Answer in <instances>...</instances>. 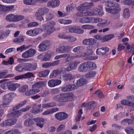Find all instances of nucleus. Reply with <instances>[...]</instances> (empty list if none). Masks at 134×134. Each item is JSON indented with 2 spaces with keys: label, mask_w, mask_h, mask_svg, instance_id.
Returning a JSON list of instances; mask_svg holds the SVG:
<instances>
[{
  "label": "nucleus",
  "mask_w": 134,
  "mask_h": 134,
  "mask_svg": "<svg viewBox=\"0 0 134 134\" xmlns=\"http://www.w3.org/2000/svg\"><path fill=\"white\" fill-rule=\"evenodd\" d=\"M95 94L97 95L99 98H103L104 97L102 93L99 90H97L95 92Z\"/></svg>",
  "instance_id": "63"
},
{
  "label": "nucleus",
  "mask_w": 134,
  "mask_h": 134,
  "mask_svg": "<svg viewBox=\"0 0 134 134\" xmlns=\"http://www.w3.org/2000/svg\"><path fill=\"white\" fill-rule=\"evenodd\" d=\"M64 57H66L65 59V62L66 63L69 62L76 58L75 55L71 56V54L69 53L64 54Z\"/></svg>",
  "instance_id": "24"
},
{
  "label": "nucleus",
  "mask_w": 134,
  "mask_h": 134,
  "mask_svg": "<svg viewBox=\"0 0 134 134\" xmlns=\"http://www.w3.org/2000/svg\"><path fill=\"white\" fill-rule=\"evenodd\" d=\"M24 3L27 5L34 4L35 2L33 0H24Z\"/></svg>",
  "instance_id": "58"
},
{
  "label": "nucleus",
  "mask_w": 134,
  "mask_h": 134,
  "mask_svg": "<svg viewBox=\"0 0 134 134\" xmlns=\"http://www.w3.org/2000/svg\"><path fill=\"white\" fill-rule=\"evenodd\" d=\"M56 105L55 102H51L49 103L43 104H42V107L44 108H48L54 107Z\"/></svg>",
  "instance_id": "32"
},
{
  "label": "nucleus",
  "mask_w": 134,
  "mask_h": 134,
  "mask_svg": "<svg viewBox=\"0 0 134 134\" xmlns=\"http://www.w3.org/2000/svg\"><path fill=\"white\" fill-rule=\"evenodd\" d=\"M28 48V46H26L25 45H23L20 47L17 48L16 49V51H20V52H21L23 51L26 50Z\"/></svg>",
  "instance_id": "47"
},
{
  "label": "nucleus",
  "mask_w": 134,
  "mask_h": 134,
  "mask_svg": "<svg viewBox=\"0 0 134 134\" xmlns=\"http://www.w3.org/2000/svg\"><path fill=\"white\" fill-rule=\"evenodd\" d=\"M86 53L87 56L91 55L92 54V50L90 47L88 46L87 47Z\"/></svg>",
  "instance_id": "60"
},
{
  "label": "nucleus",
  "mask_w": 134,
  "mask_h": 134,
  "mask_svg": "<svg viewBox=\"0 0 134 134\" xmlns=\"http://www.w3.org/2000/svg\"><path fill=\"white\" fill-rule=\"evenodd\" d=\"M39 33V29L38 28L29 30L26 32L27 35L32 37H34L38 35Z\"/></svg>",
  "instance_id": "17"
},
{
  "label": "nucleus",
  "mask_w": 134,
  "mask_h": 134,
  "mask_svg": "<svg viewBox=\"0 0 134 134\" xmlns=\"http://www.w3.org/2000/svg\"><path fill=\"white\" fill-rule=\"evenodd\" d=\"M54 17V15L51 13H49L46 16V19L47 21L51 20Z\"/></svg>",
  "instance_id": "64"
},
{
  "label": "nucleus",
  "mask_w": 134,
  "mask_h": 134,
  "mask_svg": "<svg viewBox=\"0 0 134 134\" xmlns=\"http://www.w3.org/2000/svg\"><path fill=\"white\" fill-rule=\"evenodd\" d=\"M121 3L127 5L134 6V1L132 0H122Z\"/></svg>",
  "instance_id": "31"
},
{
  "label": "nucleus",
  "mask_w": 134,
  "mask_h": 134,
  "mask_svg": "<svg viewBox=\"0 0 134 134\" xmlns=\"http://www.w3.org/2000/svg\"><path fill=\"white\" fill-rule=\"evenodd\" d=\"M66 40H69L70 42H72L75 41L76 38L74 36L68 35Z\"/></svg>",
  "instance_id": "62"
},
{
  "label": "nucleus",
  "mask_w": 134,
  "mask_h": 134,
  "mask_svg": "<svg viewBox=\"0 0 134 134\" xmlns=\"http://www.w3.org/2000/svg\"><path fill=\"white\" fill-rule=\"evenodd\" d=\"M121 103L123 105L131 106L134 108V103L126 99H124L121 101Z\"/></svg>",
  "instance_id": "26"
},
{
  "label": "nucleus",
  "mask_w": 134,
  "mask_h": 134,
  "mask_svg": "<svg viewBox=\"0 0 134 134\" xmlns=\"http://www.w3.org/2000/svg\"><path fill=\"white\" fill-rule=\"evenodd\" d=\"M58 110L59 109L57 108H51L45 111L42 114L44 115H49L55 112Z\"/></svg>",
  "instance_id": "23"
},
{
  "label": "nucleus",
  "mask_w": 134,
  "mask_h": 134,
  "mask_svg": "<svg viewBox=\"0 0 134 134\" xmlns=\"http://www.w3.org/2000/svg\"><path fill=\"white\" fill-rule=\"evenodd\" d=\"M76 13V15L77 16L81 17L86 16H90L91 15V13L90 12V9L87 10H79Z\"/></svg>",
  "instance_id": "18"
},
{
  "label": "nucleus",
  "mask_w": 134,
  "mask_h": 134,
  "mask_svg": "<svg viewBox=\"0 0 134 134\" xmlns=\"http://www.w3.org/2000/svg\"><path fill=\"white\" fill-rule=\"evenodd\" d=\"M78 27L75 26H71L69 27V30L71 33H77L78 32Z\"/></svg>",
  "instance_id": "43"
},
{
  "label": "nucleus",
  "mask_w": 134,
  "mask_h": 134,
  "mask_svg": "<svg viewBox=\"0 0 134 134\" xmlns=\"http://www.w3.org/2000/svg\"><path fill=\"white\" fill-rule=\"evenodd\" d=\"M96 72L95 71H91L87 73L86 75V77H94L95 76Z\"/></svg>",
  "instance_id": "56"
},
{
  "label": "nucleus",
  "mask_w": 134,
  "mask_h": 134,
  "mask_svg": "<svg viewBox=\"0 0 134 134\" xmlns=\"http://www.w3.org/2000/svg\"><path fill=\"white\" fill-rule=\"evenodd\" d=\"M62 83V81L58 79H51L48 82V86L51 87H53L58 86Z\"/></svg>",
  "instance_id": "15"
},
{
  "label": "nucleus",
  "mask_w": 134,
  "mask_h": 134,
  "mask_svg": "<svg viewBox=\"0 0 134 134\" xmlns=\"http://www.w3.org/2000/svg\"><path fill=\"white\" fill-rule=\"evenodd\" d=\"M26 91L25 95L27 96H32L35 94L40 92V90L38 89L32 88Z\"/></svg>",
  "instance_id": "20"
},
{
  "label": "nucleus",
  "mask_w": 134,
  "mask_h": 134,
  "mask_svg": "<svg viewBox=\"0 0 134 134\" xmlns=\"http://www.w3.org/2000/svg\"><path fill=\"white\" fill-rule=\"evenodd\" d=\"M24 19L23 16L19 15H15L13 14H10L7 15L5 20L9 21L15 22L22 20Z\"/></svg>",
  "instance_id": "6"
},
{
  "label": "nucleus",
  "mask_w": 134,
  "mask_h": 134,
  "mask_svg": "<svg viewBox=\"0 0 134 134\" xmlns=\"http://www.w3.org/2000/svg\"><path fill=\"white\" fill-rule=\"evenodd\" d=\"M12 93H10L4 96L3 97V103L0 105L1 108H4L8 105L12 101Z\"/></svg>",
  "instance_id": "7"
},
{
  "label": "nucleus",
  "mask_w": 134,
  "mask_h": 134,
  "mask_svg": "<svg viewBox=\"0 0 134 134\" xmlns=\"http://www.w3.org/2000/svg\"><path fill=\"white\" fill-rule=\"evenodd\" d=\"M29 89V87L27 85H25L21 86L19 89V91L22 93L25 92Z\"/></svg>",
  "instance_id": "52"
},
{
  "label": "nucleus",
  "mask_w": 134,
  "mask_h": 134,
  "mask_svg": "<svg viewBox=\"0 0 134 134\" xmlns=\"http://www.w3.org/2000/svg\"><path fill=\"white\" fill-rule=\"evenodd\" d=\"M103 19L99 17H93L92 23H97L101 22L103 21Z\"/></svg>",
  "instance_id": "51"
},
{
  "label": "nucleus",
  "mask_w": 134,
  "mask_h": 134,
  "mask_svg": "<svg viewBox=\"0 0 134 134\" xmlns=\"http://www.w3.org/2000/svg\"><path fill=\"white\" fill-rule=\"evenodd\" d=\"M61 74L60 70H54L53 71L52 73L50 75L51 78H53V77H55L58 75Z\"/></svg>",
  "instance_id": "35"
},
{
  "label": "nucleus",
  "mask_w": 134,
  "mask_h": 134,
  "mask_svg": "<svg viewBox=\"0 0 134 134\" xmlns=\"http://www.w3.org/2000/svg\"><path fill=\"white\" fill-rule=\"evenodd\" d=\"M26 100H24L20 103L18 105L13 108V110H15L20 108L21 107L24 105L26 103Z\"/></svg>",
  "instance_id": "39"
},
{
  "label": "nucleus",
  "mask_w": 134,
  "mask_h": 134,
  "mask_svg": "<svg viewBox=\"0 0 134 134\" xmlns=\"http://www.w3.org/2000/svg\"><path fill=\"white\" fill-rule=\"evenodd\" d=\"M24 75L25 77V79L26 78H30L31 77H34V75L33 74L30 72H28Z\"/></svg>",
  "instance_id": "61"
},
{
  "label": "nucleus",
  "mask_w": 134,
  "mask_h": 134,
  "mask_svg": "<svg viewBox=\"0 0 134 134\" xmlns=\"http://www.w3.org/2000/svg\"><path fill=\"white\" fill-rule=\"evenodd\" d=\"M4 134H21V132L17 129L12 130L5 132Z\"/></svg>",
  "instance_id": "33"
},
{
  "label": "nucleus",
  "mask_w": 134,
  "mask_h": 134,
  "mask_svg": "<svg viewBox=\"0 0 134 134\" xmlns=\"http://www.w3.org/2000/svg\"><path fill=\"white\" fill-rule=\"evenodd\" d=\"M23 69L25 71H31L36 69L37 65L29 63H25L23 64Z\"/></svg>",
  "instance_id": "11"
},
{
  "label": "nucleus",
  "mask_w": 134,
  "mask_h": 134,
  "mask_svg": "<svg viewBox=\"0 0 134 134\" xmlns=\"http://www.w3.org/2000/svg\"><path fill=\"white\" fill-rule=\"evenodd\" d=\"M60 102H67V99H66V93L60 94Z\"/></svg>",
  "instance_id": "38"
},
{
  "label": "nucleus",
  "mask_w": 134,
  "mask_h": 134,
  "mask_svg": "<svg viewBox=\"0 0 134 134\" xmlns=\"http://www.w3.org/2000/svg\"><path fill=\"white\" fill-rule=\"evenodd\" d=\"M87 68L90 69H95L96 67V65L94 62H86Z\"/></svg>",
  "instance_id": "29"
},
{
  "label": "nucleus",
  "mask_w": 134,
  "mask_h": 134,
  "mask_svg": "<svg viewBox=\"0 0 134 134\" xmlns=\"http://www.w3.org/2000/svg\"><path fill=\"white\" fill-rule=\"evenodd\" d=\"M14 7L13 5H9L8 6H4V11H12L14 9Z\"/></svg>",
  "instance_id": "53"
},
{
  "label": "nucleus",
  "mask_w": 134,
  "mask_h": 134,
  "mask_svg": "<svg viewBox=\"0 0 134 134\" xmlns=\"http://www.w3.org/2000/svg\"><path fill=\"white\" fill-rule=\"evenodd\" d=\"M72 85L69 84L65 86L62 88V91L65 92L69 91L77 88L75 87H72Z\"/></svg>",
  "instance_id": "27"
},
{
  "label": "nucleus",
  "mask_w": 134,
  "mask_h": 134,
  "mask_svg": "<svg viewBox=\"0 0 134 134\" xmlns=\"http://www.w3.org/2000/svg\"><path fill=\"white\" fill-rule=\"evenodd\" d=\"M35 121L36 122V125L41 128H42L43 125L44 119L42 118H37L33 119H29L26 120L24 122V124L26 126H29L32 125L34 122Z\"/></svg>",
  "instance_id": "3"
},
{
  "label": "nucleus",
  "mask_w": 134,
  "mask_h": 134,
  "mask_svg": "<svg viewBox=\"0 0 134 134\" xmlns=\"http://www.w3.org/2000/svg\"><path fill=\"white\" fill-rule=\"evenodd\" d=\"M72 47L69 46H59L56 49V52L58 53L68 52Z\"/></svg>",
  "instance_id": "10"
},
{
  "label": "nucleus",
  "mask_w": 134,
  "mask_h": 134,
  "mask_svg": "<svg viewBox=\"0 0 134 134\" xmlns=\"http://www.w3.org/2000/svg\"><path fill=\"white\" fill-rule=\"evenodd\" d=\"M87 83V81L85 79L83 78H81L78 80L76 83V86L75 87L77 88L78 87L81 86L86 84Z\"/></svg>",
  "instance_id": "21"
},
{
  "label": "nucleus",
  "mask_w": 134,
  "mask_h": 134,
  "mask_svg": "<svg viewBox=\"0 0 134 134\" xmlns=\"http://www.w3.org/2000/svg\"><path fill=\"white\" fill-rule=\"evenodd\" d=\"M44 85V83L42 81L36 82L34 83L32 86V88L37 89L43 87Z\"/></svg>",
  "instance_id": "30"
},
{
  "label": "nucleus",
  "mask_w": 134,
  "mask_h": 134,
  "mask_svg": "<svg viewBox=\"0 0 134 134\" xmlns=\"http://www.w3.org/2000/svg\"><path fill=\"white\" fill-rule=\"evenodd\" d=\"M24 37L21 36H19L18 38L14 39L13 40L14 42L16 43H20L24 41Z\"/></svg>",
  "instance_id": "46"
},
{
  "label": "nucleus",
  "mask_w": 134,
  "mask_h": 134,
  "mask_svg": "<svg viewBox=\"0 0 134 134\" xmlns=\"http://www.w3.org/2000/svg\"><path fill=\"white\" fill-rule=\"evenodd\" d=\"M114 37L112 34H109L104 36V42H106L110 40Z\"/></svg>",
  "instance_id": "49"
},
{
  "label": "nucleus",
  "mask_w": 134,
  "mask_h": 134,
  "mask_svg": "<svg viewBox=\"0 0 134 134\" xmlns=\"http://www.w3.org/2000/svg\"><path fill=\"white\" fill-rule=\"evenodd\" d=\"M55 24V23L54 21H49L45 25H42L43 28L42 29V31L46 32L47 36L49 35L54 31V26Z\"/></svg>",
  "instance_id": "4"
},
{
  "label": "nucleus",
  "mask_w": 134,
  "mask_h": 134,
  "mask_svg": "<svg viewBox=\"0 0 134 134\" xmlns=\"http://www.w3.org/2000/svg\"><path fill=\"white\" fill-rule=\"evenodd\" d=\"M39 25V24L37 22L33 21L29 22L27 24V26L29 27H36Z\"/></svg>",
  "instance_id": "50"
},
{
  "label": "nucleus",
  "mask_w": 134,
  "mask_h": 134,
  "mask_svg": "<svg viewBox=\"0 0 134 134\" xmlns=\"http://www.w3.org/2000/svg\"><path fill=\"white\" fill-rule=\"evenodd\" d=\"M50 44V42L49 41H44L39 45L38 51L41 52L45 51L49 48Z\"/></svg>",
  "instance_id": "8"
},
{
  "label": "nucleus",
  "mask_w": 134,
  "mask_h": 134,
  "mask_svg": "<svg viewBox=\"0 0 134 134\" xmlns=\"http://www.w3.org/2000/svg\"><path fill=\"white\" fill-rule=\"evenodd\" d=\"M15 69L16 70L20 72H23L24 70L23 69V67H22L21 65L20 64L16 66Z\"/></svg>",
  "instance_id": "59"
},
{
  "label": "nucleus",
  "mask_w": 134,
  "mask_h": 134,
  "mask_svg": "<svg viewBox=\"0 0 134 134\" xmlns=\"http://www.w3.org/2000/svg\"><path fill=\"white\" fill-rule=\"evenodd\" d=\"M66 99H67V102L73 100L75 99V98L72 93L66 94Z\"/></svg>",
  "instance_id": "36"
},
{
  "label": "nucleus",
  "mask_w": 134,
  "mask_h": 134,
  "mask_svg": "<svg viewBox=\"0 0 134 134\" xmlns=\"http://www.w3.org/2000/svg\"><path fill=\"white\" fill-rule=\"evenodd\" d=\"M60 79L64 81L67 82L70 81L74 79V77L72 75L70 74H66L60 76Z\"/></svg>",
  "instance_id": "16"
},
{
  "label": "nucleus",
  "mask_w": 134,
  "mask_h": 134,
  "mask_svg": "<svg viewBox=\"0 0 134 134\" xmlns=\"http://www.w3.org/2000/svg\"><path fill=\"white\" fill-rule=\"evenodd\" d=\"M79 61H74L70 62L68 65L70 71L75 69L76 68L78 64L80 63Z\"/></svg>",
  "instance_id": "22"
},
{
  "label": "nucleus",
  "mask_w": 134,
  "mask_h": 134,
  "mask_svg": "<svg viewBox=\"0 0 134 134\" xmlns=\"http://www.w3.org/2000/svg\"><path fill=\"white\" fill-rule=\"evenodd\" d=\"M108 21V20H107L103 19V21L101 22L98 23L97 26L99 28L103 27L106 25Z\"/></svg>",
  "instance_id": "34"
},
{
  "label": "nucleus",
  "mask_w": 134,
  "mask_h": 134,
  "mask_svg": "<svg viewBox=\"0 0 134 134\" xmlns=\"http://www.w3.org/2000/svg\"><path fill=\"white\" fill-rule=\"evenodd\" d=\"M125 131L128 134H134V128L127 127Z\"/></svg>",
  "instance_id": "44"
},
{
  "label": "nucleus",
  "mask_w": 134,
  "mask_h": 134,
  "mask_svg": "<svg viewBox=\"0 0 134 134\" xmlns=\"http://www.w3.org/2000/svg\"><path fill=\"white\" fill-rule=\"evenodd\" d=\"M81 27L83 29L88 30H91L95 28L93 25L89 24L83 25Z\"/></svg>",
  "instance_id": "45"
},
{
  "label": "nucleus",
  "mask_w": 134,
  "mask_h": 134,
  "mask_svg": "<svg viewBox=\"0 0 134 134\" xmlns=\"http://www.w3.org/2000/svg\"><path fill=\"white\" fill-rule=\"evenodd\" d=\"M82 114V109H80L79 111L78 115L76 117V121H78L80 120L81 115Z\"/></svg>",
  "instance_id": "54"
},
{
  "label": "nucleus",
  "mask_w": 134,
  "mask_h": 134,
  "mask_svg": "<svg viewBox=\"0 0 134 134\" xmlns=\"http://www.w3.org/2000/svg\"><path fill=\"white\" fill-rule=\"evenodd\" d=\"M123 15L125 18H128L130 16V10L128 8H125L123 11Z\"/></svg>",
  "instance_id": "42"
},
{
  "label": "nucleus",
  "mask_w": 134,
  "mask_h": 134,
  "mask_svg": "<svg viewBox=\"0 0 134 134\" xmlns=\"http://www.w3.org/2000/svg\"><path fill=\"white\" fill-rule=\"evenodd\" d=\"M114 0H108L107 2V4L105 5L108 7H114V8H105V9L108 12L112 14H115L119 13L121 10L120 7V5L117 3L113 2Z\"/></svg>",
  "instance_id": "2"
},
{
  "label": "nucleus",
  "mask_w": 134,
  "mask_h": 134,
  "mask_svg": "<svg viewBox=\"0 0 134 134\" xmlns=\"http://www.w3.org/2000/svg\"><path fill=\"white\" fill-rule=\"evenodd\" d=\"M10 83V82H7L3 83L1 85V87L2 89L6 90L8 88V85Z\"/></svg>",
  "instance_id": "55"
},
{
  "label": "nucleus",
  "mask_w": 134,
  "mask_h": 134,
  "mask_svg": "<svg viewBox=\"0 0 134 134\" xmlns=\"http://www.w3.org/2000/svg\"><path fill=\"white\" fill-rule=\"evenodd\" d=\"M59 22L62 24H68L71 23L72 21L70 20H64L63 19H60L59 20Z\"/></svg>",
  "instance_id": "41"
},
{
  "label": "nucleus",
  "mask_w": 134,
  "mask_h": 134,
  "mask_svg": "<svg viewBox=\"0 0 134 134\" xmlns=\"http://www.w3.org/2000/svg\"><path fill=\"white\" fill-rule=\"evenodd\" d=\"M86 65V62L83 63L81 64L79 67V71L81 72L85 71L86 68H87Z\"/></svg>",
  "instance_id": "37"
},
{
  "label": "nucleus",
  "mask_w": 134,
  "mask_h": 134,
  "mask_svg": "<svg viewBox=\"0 0 134 134\" xmlns=\"http://www.w3.org/2000/svg\"><path fill=\"white\" fill-rule=\"evenodd\" d=\"M60 4L59 0H52L47 3V6L51 8H55L59 6Z\"/></svg>",
  "instance_id": "19"
},
{
  "label": "nucleus",
  "mask_w": 134,
  "mask_h": 134,
  "mask_svg": "<svg viewBox=\"0 0 134 134\" xmlns=\"http://www.w3.org/2000/svg\"><path fill=\"white\" fill-rule=\"evenodd\" d=\"M48 9L46 7H43L39 8L36 13V19L40 21L44 20L42 16L46 14L48 12Z\"/></svg>",
  "instance_id": "5"
},
{
  "label": "nucleus",
  "mask_w": 134,
  "mask_h": 134,
  "mask_svg": "<svg viewBox=\"0 0 134 134\" xmlns=\"http://www.w3.org/2000/svg\"><path fill=\"white\" fill-rule=\"evenodd\" d=\"M98 7L99 8H93L94 11H92L91 9H90V13L91 14V16H93L94 15H97L102 16L104 15V13L102 10V5H99L98 6Z\"/></svg>",
  "instance_id": "9"
},
{
  "label": "nucleus",
  "mask_w": 134,
  "mask_h": 134,
  "mask_svg": "<svg viewBox=\"0 0 134 134\" xmlns=\"http://www.w3.org/2000/svg\"><path fill=\"white\" fill-rule=\"evenodd\" d=\"M50 71L48 69L41 71L38 73V76L40 77H46L49 74Z\"/></svg>",
  "instance_id": "25"
},
{
  "label": "nucleus",
  "mask_w": 134,
  "mask_h": 134,
  "mask_svg": "<svg viewBox=\"0 0 134 134\" xmlns=\"http://www.w3.org/2000/svg\"><path fill=\"white\" fill-rule=\"evenodd\" d=\"M20 85L17 83H13L8 86V88L11 91H14Z\"/></svg>",
  "instance_id": "28"
},
{
  "label": "nucleus",
  "mask_w": 134,
  "mask_h": 134,
  "mask_svg": "<svg viewBox=\"0 0 134 134\" xmlns=\"http://www.w3.org/2000/svg\"><path fill=\"white\" fill-rule=\"evenodd\" d=\"M29 57L33 56L36 53L35 50L33 49H30L27 51Z\"/></svg>",
  "instance_id": "48"
},
{
  "label": "nucleus",
  "mask_w": 134,
  "mask_h": 134,
  "mask_svg": "<svg viewBox=\"0 0 134 134\" xmlns=\"http://www.w3.org/2000/svg\"><path fill=\"white\" fill-rule=\"evenodd\" d=\"M51 55L50 53H46L41 60V61H49L51 59Z\"/></svg>",
  "instance_id": "40"
},
{
  "label": "nucleus",
  "mask_w": 134,
  "mask_h": 134,
  "mask_svg": "<svg viewBox=\"0 0 134 134\" xmlns=\"http://www.w3.org/2000/svg\"><path fill=\"white\" fill-rule=\"evenodd\" d=\"M30 106H27L26 107L20 109V110L14 111L8 114V116L11 118L10 119L6 120L7 126H10L14 125L15 124L17 120L16 119H13L14 118H17L19 116L22 114V111L25 112L29 110L31 108Z\"/></svg>",
  "instance_id": "1"
},
{
  "label": "nucleus",
  "mask_w": 134,
  "mask_h": 134,
  "mask_svg": "<svg viewBox=\"0 0 134 134\" xmlns=\"http://www.w3.org/2000/svg\"><path fill=\"white\" fill-rule=\"evenodd\" d=\"M54 116L57 119L61 121L66 119L68 115L64 112H59L55 114Z\"/></svg>",
  "instance_id": "13"
},
{
  "label": "nucleus",
  "mask_w": 134,
  "mask_h": 134,
  "mask_svg": "<svg viewBox=\"0 0 134 134\" xmlns=\"http://www.w3.org/2000/svg\"><path fill=\"white\" fill-rule=\"evenodd\" d=\"M94 5L93 3L85 2L79 5L77 8L78 10H87V9Z\"/></svg>",
  "instance_id": "12"
},
{
  "label": "nucleus",
  "mask_w": 134,
  "mask_h": 134,
  "mask_svg": "<svg viewBox=\"0 0 134 134\" xmlns=\"http://www.w3.org/2000/svg\"><path fill=\"white\" fill-rule=\"evenodd\" d=\"M109 51L107 47H102L98 48L96 50V53L97 55L103 56L105 54Z\"/></svg>",
  "instance_id": "14"
},
{
  "label": "nucleus",
  "mask_w": 134,
  "mask_h": 134,
  "mask_svg": "<svg viewBox=\"0 0 134 134\" xmlns=\"http://www.w3.org/2000/svg\"><path fill=\"white\" fill-rule=\"evenodd\" d=\"M95 103V102L94 101H92L91 102H90L89 103H88L86 104L85 103H83L82 104V106L85 107L86 106V105H88V106L90 107V108L89 107L88 108L89 109H92V107L94 105L93 104Z\"/></svg>",
  "instance_id": "57"
}]
</instances>
